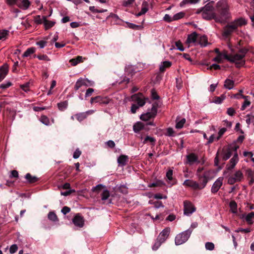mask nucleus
Here are the masks:
<instances>
[{"label": "nucleus", "mask_w": 254, "mask_h": 254, "mask_svg": "<svg viewBox=\"0 0 254 254\" xmlns=\"http://www.w3.org/2000/svg\"><path fill=\"white\" fill-rule=\"evenodd\" d=\"M48 219L52 221H56L58 220L56 214L53 212H50L48 215Z\"/></svg>", "instance_id": "obj_40"}, {"label": "nucleus", "mask_w": 254, "mask_h": 254, "mask_svg": "<svg viewBox=\"0 0 254 254\" xmlns=\"http://www.w3.org/2000/svg\"><path fill=\"white\" fill-rule=\"evenodd\" d=\"M229 206L233 213L236 214L237 213V204L235 201L232 200L230 201Z\"/></svg>", "instance_id": "obj_30"}, {"label": "nucleus", "mask_w": 254, "mask_h": 254, "mask_svg": "<svg viewBox=\"0 0 254 254\" xmlns=\"http://www.w3.org/2000/svg\"><path fill=\"white\" fill-rule=\"evenodd\" d=\"M131 98L132 100L136 103V104H133L131 107V112L134 114L139 107H142L145 105V101L142 94H134Z\"/></svg>", "instance_id": "obj_5"}, {"label": "nucleus", "mask_w": 254, "mask_h": 254, "mask_svg": "<svg viewBox=\"0 0 254 254\" xmlns=\"http://www.w3.org/2000/svg\"><path fill=\"white\" fill-rule=\"evenodd\" d=\"M157 106L158 105L156 103L153 104L150 109H149L146 113L140 116V119L142 121H148L154 118L157 114Z\"/></svg>", "instance_id": "obj_8"}, {"label": "nucleus", "mask_w": 254, "mask_h": 254, "mask_svg": "<svg viewBox=\"0 0 254 254\" xmlns=\"http://www.w3.org/2000/svg\"><path fill=\"white\" fill-rule=\"evenodd\" d=\"M192 232V229L189 228L178 234L176 236L175 240L176 245L178 246L186 243L190 237Z\"/></svg>", "instance_id": "obj_6"}, {"label": "nucleus", "mask_w": 254, "mask_h": 254, "mask_svg": "<svg viewBox=\"0 0 254 254\" xmlns=\"http://www.w3.org/2000/svg\"><path fill=\"white\" fill-rule=\"evenodd\" d=\"M81 152L79 150V149H76L75 150V151H74V152L73 153V158L77 159L78 158H79V157L81 155Z\"/></svg>", "instance_id": "obj_62"}, {"label": "nucleus", "mask_w": 254, "mask_h": 254, "mask_svg": "<svg viewBox=\"0 0 254 254\" xmlns=\"http://www.w3.org/2000/svg\"><path fill=\"white\" fill-rule=\"evenodd\" d=\"M18 249V247L16 245L13 244L10 247L9 252L11 254H14L15 253Z\"/></svg>", "instance_id": "obj_60"}, {"label": "nucleus", "mask_w": 254, "mask_h": 254, "mask_svg": "<svg viewBox=\"0 0 254 254\" xmlns=\"http://www.w3.org/2000/svg\"><path fill=\"white\" fill-rule=\"evenodd\" d=\"M36 44L41 49L44 48L47 45V42L45 41H40L36 43Z\"/></svg>", "instance_id": "obj_61"}, {"label": "nucleus", "mask_w": 254, "mask_h": 254, "mask_svg": "<svg viewBox=\"0 0 254 254\" xmlns=\"http://www.w3.org/2000/svg\"><path fill=\"white\" fill-rule=\"evenodd\" d=\"M183 185L187 187H190L194 190H199V184L192 180L187 179L184 181Z\"/></svg>", "instance_id": "obj_16"}, {"label": "nucleus", "mask_w": 254, "mask_h": 254, "mask_svg": "<svg viewBox=\"0 0 254 254\" xmlns=\"http://www.w3.org/2000/svg\"><path fill=\"white\" fill-rule=\"evenodd\" d=\"M185 122H186L185 119H182L181 121H180L179 122H178L176 123V128H177L178 129L182 128L183 127L185 123Z\"/></svg>", "instance_id": "obj_45"}, {"label": "nucleus", "mask_w": 254, "mask_h": 254, "mask_svg": "<svg viewBox=\"0 0 254 254\" xmlns=\"http://www.w3.org/2000/svg\"><path fill=\"white\" fill-rule=\"evenodd\" d=\"M227 26L229 27V29H231L233 31L237 29L238 28V26L235 21L229 24H228Z\"/></svg>", "instance_id": "obj_54"}, {"label": "nucleus", "mask_w": 254, "mask_h": 254, "mask_svg": "<svg viewBox=\"0 0 254 254\" xmlns=\"http://www.w3.org/2000/svg\"><path fill=\"white\" fill-rule=\"evenodd\" d=\"M198 44L201 47H206L208 45L207 38L205 35H198Z\"/></svg>", "instance_id": "obj_22"}, {"label": "nucleus", "mask_w": 254, "mask_h": 254, "mask_svg": "<svg viewBox=\"0 0 254 254\" xmlns=\"http://www.w3.org/2000/svg\"><path fill=\"white\" fill-rule=\"evenodd\" d=\"M234 82L233 80H230L229 79H227L225 81L224 87L229 89H232L234 87Z\"/></svg>", "instance_id": "obj_28"}, {"label": "nucleus", "mask_w": 254, "mask_h": 254, "mask_svg": "<svg viewBox=\"0 0 254 254\" xmlns=\"http://www.w3.org/2000/svg\"><path fill=\"white\" fill-rule=\"evenodd\" d=\"M238 161V155L237 152L235 153L233 157L230 159L229 164L227 165V169L229 170L234 168Z\"/></svg>", "instance_id": "obj_17"}, {"label": "nucleus", "mask_w": 254, "mask_h": 254, "mask_svg": "<svg viewBox=\"0 0 254 254\" xmlns=\"http://www.w3.org/2000/svg\"><path fill=\"white\" fill-rule=\"evenodd\" d=\"M248 51L249 50L246 48L240 49L239 50V53L231 56L230 62L235 63L237 67L244 65L245 64L244 58Z\"/></svg>", "instance_id": "obj_2"}, {"label": "nucleus", "mask_w": 254, "mask_h": 254, "mask_svg": "<svg viewBox=\"0 0 254 254\" xmlns=\"http://www.w3.org/2000/svg\"><path fill=\"white\" fill-rule=\"evenodd\" d=\"M40 121L45 125L49 126L50 125L49 120L46 116H42L40 118Z\"/></svg>", "instance_id": "obj_42"}, {"label": "nucleus", "mask_w": 254, "mask_h": 254, "mask_svg": "<svg viewBox=\"0 0 254 254\" xmlns=\"http://www.w3.org/2000/svg\"><path fill=\"white\" fill-rule=\"evenodd\" d=\"M75 116L77 120L79 122L82 121L87 118L86 114L84 112L76 114Z\"/></svg>", "instance_id": "obj_35"}, {"label": "nucleus", "mask_w": 254, "mask_h": 254, "mask_svg": "<svg viewBox=\"0 0 254 254\" xmlns=\"http://www.w3.org/2000/svg\"><path fill=\"white\" fill-rule=\"evenodd\" d=\"M175 45L177 47L178 50L180 51H184L185 49L182 44V43L180 41H177L175 42Z\"/></svg>", "instance_id": "obj_52"}, {"label": "nucleus", "mask_w": 254, "mask_h": 254, "mask_svg": "<svg viewBox=\"0 0 254 254\" xmlns=\"http://www.w3.org/2000/svg\"><path fill=\"white\" fill-rule=\"evenodd\" d=\"M226 128L225 127L221 128L218 132V135L216 138V140H218L223 134L226 132Z\"/></svg>", "instance_id": "obj_53"}, {"label": "nucleus", "mask_w": 254, "mask_h": 254, "mask_svg": "<svg viewBox=\"0 0 254 254\" xmlns=\"http://www.w3.org/2000/svg\"><path fill=\"white\" fill-rule=\"evenodd\" d=\"M214 1L212 0L207 3L204 6L197 10V13L202 12V16L204 19L210 20L214 19L215 12H213L214 9L213 4Z\"/></svg>", "instance_id": "obj_3"}, {"label": "nucleus", "mask_w": 254, "mask_h": 254, "mask_svg": "<svg viewBox=\"0 0 254 254\" xmlns=\"http://www.w3.org/2000/svg\"><path fill=\"white\" fill-rule=\"evenodd\" d=\"M109 196V191L107 190H104L101 193V199L102 200H106L108 198Z\"/></svg>", "instance_id": "obj_38"}, {"label": "nucleus", "mask_w": 254, "mask_h": 254, "mask_svg": "<svg viewBox=\"0 0 254 254\" xmlns=\"http://www.w3.org/2000/svg\"><path fill=\"white\" fill-rule=\"evenodd\" d=\"M166 135L169 136H174V131L173 129L171 127L168 128Z\"/></svg>", "instance_id": "obj_57"}, {"label": "nucleus", "mask_w": 254, "mask_h": 254, "mask_svg": "<svg viewBox=\"0 0 254 254\" xmlns=\"http://www.w3.org/2000/svg\"><path fill=\"white\" fill-rule=\"evenodd\" d=\"M147 142H150L152 145H154L155 139L154 137L147 136L143 141V143L145 144Z\"/></svg>", "instance_id": "obj_36"}, {"label": "nucleus", "mask_w": 254, "mask_h": 254, "mask_svg": "<svg viewBox=\"0 0 254 254\" xmlns=\"http://www.w3.org/2000/svg\"><path fill=\"white\" fill-rule=\"evenodd\" d=\"M170 233V228L169 227H166L163 229L162 232L159 234L158 239L161 242H165V241L168 238L169 234Z\"/></svg>", "instance_id": "obj_15"}, {"label": "nucleus", "mask_w": 254, "mask_h": 254, "mask_svg": "<svg viewBox=\"0 0 254 254\" xmlns=\"http://www.w3.org/2000/svg\"><path fill=\"white\" fill-rule=\"evenodd\" d=\"M43 19L44 22V25L45 26L46 29H49L53 27L55 22L52 21H49L46 19V16H43Z\"/></svg>", "instance_id": "obj_29"}, {"label": "nucleus", "mask_w": 254, "mask_h": 254, "mask_svg": "<svg viewBox=\"0 0 254 254\" xmlns=\"http://www.w3.org/2000/svg\"><path fill=\"white\" fill-rule=\"evenodd\" d=\"M223 177H219L213 183L211 189V191L212 193H215L219 190L220 189V188L222 187L223 185Z\"/></svg>", "instance_id": "obj_13"}, {"label": "nucleus", "mask_w": 254, "mask_h": 254, "mask_svg": "<svg viewBox=\"0 0 254 254\" xmlns=\"http://www.w3.org/2000/svg\"><path fill=\"white\" fill-rule=\"evenodd\" d=\"M172 65V63L170 61H166L162 62L159 65V70L161 72H163L166 68L170 67Z\"/></svg>", "instance_id": "obj_21"}, {"label": "nucleus", "mask_w": 254, "mask_h": 254, "mask_svg": "<svg viewBox=\"0 0 254 254\" xmlns=\"http://www.w3.org/2000/svg\"><path fill=\"white\" fill-rule=\"evenodd\" d=\"M198 157L193 153H190L186 156V161L185 163L192 165L195 163H199Z\"/></svg>", "instance_id": "obj_14"}, {"label": "nucleus", "mask_w": 254, "mask_h": 254, "mask_svg": "<svg viewBox=\"0 0 254 254\" xmlns=\"http://www.w3.org/2000/svg\"><path fill=\"white\" fill-rule=\"evenodd\" d=\"M118 190L120 192L123 194H127V188L125 185H121L118 188Z\"/></svg>", "instance_id": "obj_43"}, {"label": "nucleus", "mask_w": 254, "mask_h": 254, "mask_svg": "<svg viewBox=\"0 0 254 254\" xmlns=\"http://www.w3.org/2000/svg\"><path fill=\"white\" fill-rule=\"evenodd\" d=\"M195 211V208L190 201L186 200L184 202V213L187 216H190Z\"/></svg>", "instance_id": "obj_10"}, {"label": "nucleus", "mask_w": 254, "mask_h": 254, "mask_svg": "<svg viewBox=\"0 0 254 254\" xmlns=\"http://www.w3.org/2000/svg\"><path fill=\"white\" fill-rule=\"evenodd\" d=\"M127 161V157L125 155H121L118 158V163L122 166H125Z\"/></svg>", "instance_id": "obj_31"}, {"label": "nucleus", "mask_w": 254, "mask_h": 254, "mask_svg": "<svg viewBox=\"0 0 254 254\" xmlns=\"http://www.w3.org/2000/svg\"><path fill=\"white\" fill-rule=\"evenodd\" d=\"M25 178L29 183H34L39 180V179L36 176H32L30 173H27L25 176Z\"/></svg>", "instance_id": "obj_25"}, {"label": "nucleus", "mask_w": 254, "mask_h": 254, "mask_svg": "<svg viewBox=\"0 0 254 254\" xmlns=\"http://www.w3.org/2000/svg\"><path fill=\"white\" fill-rule=\"evenodd\" d=\"M197 176L200 182L199 184V190H202L205 187L208 182L212 179V171L207 170L203 172L202 174H198Z\"/></svg>", "instance_id": "obj_4"}, {"label": "nucleus", "mask_w": 254, "mask_h": 254, "mask_svg": "<svg viewBox=\"0 0 254 254\" xmlns=\"http://www.w3.org/2000/svg\"><path fill=\"white\" fill-rule=\"evenodd\" d=\"M231 152L230 151V150H228L224 153L223 155V159L224 160H227L231 156Z\"/></svg>", "instance_id": "obj_49"}, {"label": "nucleus", "mask_w": 254, "mask_h": 254, "mask_svg": "<svg viewBox=\"0 0 254 254\" xmlns=\"http://www.w3.org/2000/svg\"><path fill=\"white\" fill-rule=\"evenodd\" d=\"M235 113H236V111L234 108L230 107V108H229L227 109V114L228 115H229L230 116H233L235 115Z\"/></svg>", "instance_id": "obj_56"}, {"label": "nucleus", "mask_w": 254, "mask_h": 254, "mask_svg": "<svg viewBox=\"0 0 254 254\" xmlns=\"http://www.w3.org/2000/svg\"><path fill=\"white\" fill-rule=\"evenodd\" d=\"M110 101L111 100L108 97H101L100 96H97L95 97L91 98L90 100L91 104L96 103L101 105L108 104Z\"/></svg>", "instance_id": "obj_11"}, {"label": "nucleus", "mask_w": 254, "mask_h": 254, "mask_svg": "<svg viewBox=\"0 0 254 254\" xmlns=\"http://www.w3.org/2000/svg\"><path fill=\"white\" fill-rule=\"evenodd\" d=\"M246 122L248 125L251 124L254 125V116L248 114L246 116Z\"/></svg>", "instance_id": "obj_34"}, {"label": "nucleus", "mask_w": 254, "mask_h": 254, "mask_svg": "<svg viewBox=\"0 0 254 254\" xmlns=\"http://www.w3.org/2000/svg\"><path fill=\"white\" fill-rule=\"evenodd\" d=\"M8 69L6 66H2L0 67V82L5 78Z\"/></svg>", "instance_id": "obj_24"}, {"label": "nucleus", "mask_w": 254, "mask_h": 254, "mask_svg": "<svg viewBox=\"0 0 254 254\" xmlns=\"http://www.w3.org/2000/svg\"><path fill=\"white\" fill-rule=\"evenodd\" d=\"M163 243L164 242L159 241V240H158V239L157 238L156 241L152 246V250L153 251H156L160 247L161 244Z\"/></svg>", "instance_id": "obj_41"}, {"label": "nucleus", "mask_w": 254, "mask_h": 254, "mask_svg": "<svg viewBox=\"0 0 254 254\" xmlns=\"http://www.w3.org/2000/svg\"><path fill=\"white\" fill-rule=\"evenodd\" d=\"M6 3L9 5H16L23 10L29 8L31 2L29 0H6Z\"/></svg>", "instance_id": "obj_7"}, {"label": "nucleus", "mask_w": 254, "mask_h": 254, "mask_svg": "<svg viewBox=\"0 0 254 254\" xmlns=\"http://www.w3.org/2000/svg\"><path fill=\"white\" fill-rule=\"evenodd\" d=\"M93 82L90 81L87 78H80L76 82L74 85L75 90H78L82 86L88 87L92 86Z\"/></svg>", "instance_id": "obj_9"}, {"label": "nucleus", "mask_w": 254, "mask_h": 254, "mask_svg": "<svg viewBox=\"0 0 254 254\" xmlns=\"http://www.w3.org/2000/svg\"><path fill=\"white\" fill-rule=\"evenodd\" d=\"M73 224L79 227H82L84 225V220L82 216L77 214L72 219Z\"/></svg>", "instance_id": "obj_18"}, {"label": "nucleus", "mask_w": 254, "mask_h": 254, "mask_svg": "<svg viewBox=\"0 0 254 254\" xmlns=\"http://www.w3.org/2000/svg\"><path fill=\"white\" fill-rule=\"evenodd\" d=\"M163 20L166 22H170L173 21V17H171L170 15L166 14L164 17Z\"/></svg>", "instance_id": "obj_59"}, {"label": "nucleus", "mask_w": 254, "mask_h": 254, "mask_svg": "<svg viewBox=\"0 0 254 254\" xmlns=\"http://www.w3.org/2000/svg\"><path fill=\"white\" fill-rule=\"evenodd\" d=\"M35 52V48L31 47L26 50V51L23 54V57H28Z\"/></svg>", "instance_id": "obj_32"}, {"label": "nucleus", "mask_w": 254, "mask_h": 254, "mask_svg": "<svg viewBox=\"0 0 254 254\" xmlns=\"http://www.w3.org/2000/svg\"><path fill=\"white\" fill-rule=\"evenodd\" d=\"M148 10V9L146 6H143L141 8L140 11L136 14V16L137 17L140 16L141 15L146 13Z\"/></svg>", "instance_id": "obj_51"}, {"label": "nucleus", "mask_w": 254, "mask_h": 254, "mask_svg": "<svg viewBox=\"0 0 254 254\" xmlns=\"http://www.w3.org/2000/svg\"><path fill=\"white\" fill-rule=\"evenodd\" d=\"M242 218H245L246 221L249 225L253 224L254 219V212H250L246 215H243Z\"/></svg>", "instance_id": "obj_20"}, {"label": "nucleus", "mask_w": 254, "mask_h": 254, "mask_svg": "<svg viewBox=\"0 0 254 254\" xmlns=\"http://www.w3.org/2000/svg\"><path fill=\"white\" fill-rule=\"evenodd\" d=\"M173 171L172 169L168 170L166 172V176L169 182L173 180Z\"/></svg>", "instance_id": "obj_48"}, {"label": "nucleus", "mask_w": 254, "mask_h": 254, "mask_svg": "<svg viewBox=\"0 0 254 254\" xmlns=\"http://www.w3.org/2000/svg\"><path fill=\"white\" fill-rule=\"evenodd\" d=\"M234 21L235 22L238 27L245 25L247 23L246 20L243 18H239L235 20Z\"/></svg>", "instance_id": "obj_44"}, {"label": "nucleus", "mask_w": 254, "mask_h": 254, "mask_svg": "<svg viewBox=\"0 0 254 254\" xmlns=\"http://www.w3.org/2000/svg\"><path fill=\"white\" fill-rule=\"evenodd\" d=\"M83 62V57L82 56H78L76 57L75 58H73L70 59L69 60V63L72 66H75L77 64L82 63Z\"/></svg>", "instance_id": "obj_23"}, {"label": "nucleus", "mask_w": 254, "mask_h": 254, "mask_svg": "<svg viewBox=\"0 0 254 254\" xmlns=\"http://www.w3.org/2000/svg\"><path fill=\"white\" fill-rule=\"evenodd\" d=\"M151 97L154 100H157L159 98V96L154 89L151 90Z\"/></svg>", "instance_id": "obj_63"}, {"label": "nucleus", "mask_w": 254, "mask_h": 254, "mask_svg": "<svg viewBox=\"0 0 254 254\" xmlns=\"http://www.w3.org/2000/svg\"><path fill=\"white\" fill-rule=\"evenodd\" d=\"M67 106L68 102L67 101H64L58 104V108L61 111H64L67 108Z\"/></svg>", "instance_id": "obj_33"}, {"label": "nucleus", "mask_w": 254, "mask_h": 254, "mask_svg": "<svg viewBox=\"0 0 254 254\" xmlns=\"http://www.w3.org/2000/svg\"><path fill=\"white\" fill-rule=\"evenodd\" d=\"M11 83L10 81H6L0 85V88L2 89H5L11 85Z\"/></svg>", "instance_id": "obj_50"}, {"label": "nucleus", "mask_w": 254, "mask_h": 254, "mask_svg": "<svg viewBox=\"0 0 254 254\" xmlns=\"http://www.w3.org/2000/svg\"><path fill=\"white\" fill-rule=\"evenodd\" d=\"M205 249L207 250L212 251L214 249V245L211 242H207L205 245Z\"/></svg>", "instance_id": "obj_46"}, {"label": "nucleus", "mask_w": 254, "mask_h": 254, "mask_svg": "<svg viewBox=\"0 0 254 254\" xmlns=\"http://www.w3.org/2000/svg\"><path fill=\"white\" fill-rule=\"evenodd\" d=\"M242 96V98H244L245 101L243 103L242 107H241V110L243 111L247 107L249 106L251 104V102L248 100V98L250 97L249 96H245L244 95H241Z\"/></svg>", "instance_id": "obj_26"}, {"label": "nucleus", "mask_w": 254, "mask_h": 254, "mask_svg": "<svg viewBox=\"0 0 254 254\" xmlns=\"http://www.w3.org/2000/svg\"><path fill=\"white\" fill-rule=\"evenodd\" d=\"M243 177L242 173L240 171H237L233 176L228 178V183L230 185H233L236 182L241 181Z\"/></svg>", "instance_id": "obj_12"}, {"label": "nucleus", "mask_w": 254, "mask_h": 254, "mask_svg": "<svg viewBox=\"0 0 254 254\" xmlns=\"http://www.w3.org/2000/svg\"><path fill=\"white\" fill-rule=\"evenodd\" d=\"M198 35L195 32H194L191 34L188 35L187 42L189 44L193 43L195 44L197 40H198Z\"/></svg>", "instance_id": "obj_19"}, {"label": "nucleus", "mask_w": 254, "mask_h": 254, "mask_svg": "<svg viewBox=\"0 0 254 254\" xmlns=\"http://www.w3.org/2000/svg\"><path fill=\"white\" fill-rule=\"evenodd\" d=\"M9 31L7 30H0V40L6 39L9 34Z\"/></svg>", "instance_id": "obj_39"}, {"label": "nucleus", "mask_w": 254, "mask_h": 254, "mask_svg": "<svg viewBox=\"0 0 254 254\" xmlns=\"http://www.w3.org/2000/svg\"><path fill=\"white\" fill-rule=\"evenodd\" d=\"M144 125L140 122L135 123L133 126V130L134 132H138L140 130L143 129Z\"/></svg>", "instance_id": "obj_27"}, {"label": "nucleus", "mask_w": 254, "mask_h": 254, "mask_svg": "<svg viewBox=\"0 0 254 254\" xmlns=\"http://www.w3.org/2000/svg\"><path fill=\"white\" fill-rule=\"evenodd\" d=\"M185 16V13L184 12H180L174 15L173 16V21L180 19L184 17Z\"/></svg>", "instance_id": "obj_37"}, {"label": "nucleus", "mask_w": 254, "mask_h": 254, "mask_svg": "<svg viewBox=\"0 0 254 254\" xmlns=\"http://www.w3.org/2000/svg\"><path fill=\"white\" fill-rule=\"evenodd\" d=\"M233 32V31L229 29V27L227 26H226L223 32V36L227 37L229 35H230Z\"/></svg>", "instance_id": "obj_47"}, {"label": "nucleus", "mask_w": 254, "mask_h": 254, "mask_svg": "<svg viewBox=\"0 0 254 254\" xmlns=\"http://www.w3.org/2000/svg\"><path fill=\"white\" fill-rule=\"evenodd\" d=\"M106 145L110 148H113L115 146V143L114 141L110 140L106 142Z\"/></svg>", "instance_id": "obj_64"}, {"label": "nucleus", "mask_w": 254, "mask_h": 254, "mask_svg": "<svg viewBox=\"0 0 254 254\" xmlns=\"http://www.w3.org/2000/svg\"><path fill=\"white\" fill-rule=\"evenodd\" d=\"M224 97L223 96H221L220 97H216L214 102L216 104H221L223 100L224 99Z\"/></svg>", "instance_id": "obj_55"}, {"label": "nucleus", "mask_w": 254, "mask_h": 254, "mask_svg": "<svg viewBox=\"0 0 254 254\" xmlns=\"http://www.w3.org/2000/svg\"><path fill=\"white\" fill-rule=\"evenodd\" d=\"M220 55L223 59H225L230 62L231 60V56L228 55L226 52L220 53Z\"/></svg>", "instance_id": "obj_58"}, {"label": "nucleus", "mask_w": 254, "mask_h": 254, "mask_svg": "<svg viewBox=\"0 0 254 254\" xmlns=\"http://www.w3.org/2000/svg\"><path fill=\"white\" fill-rule=\"evenodd\" d=\"M216 10L218 13L214 15L216 22L224 23L229 18V8L227 0H219L216 5Z\"/></svg>", "instance_id": "obj_1"}]
</instances>
